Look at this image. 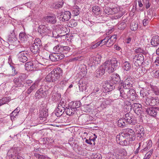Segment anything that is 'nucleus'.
<instances>
[{"instance_id":"obj_1","label":"nucleus","mask_w":159,"mask_h":159,"mask_svg":"<svg viewBox=\"0 0 159 159\" xmlns=\"http://www.w3.org/2000/svg\"><path fill=\"white\" fill-rule=\"evenodd\" d=\"M134 130L129 129L125 132H121L116 136V141L120 145L126 146L131 143L135 139Z\"/></svg>"},{"instance_id":"obj_2","label":"nucleus","mask_w":159,"mask_h":159,"mask_svg":"<svg viewBox=\"0 0 159 159\" xmlns=\"http://www.w3.org/2000/svg\"><path fill=\"white\" fill-rule=\"evenodd\" d=\"M102 65L105 70L108 73H111L116 70L118 66V61L116 59H114L112 60L107 61Z\"/></svg>"},{"instance_id":"obj_3","label":"nucleus","mask_w":159,"mask_h":159,"mask_svg":"<svg viewBox=\"0 0 159 159\" xmlns=\"http://www.w3.org/2000/svg\"><path fill=\"white\" fill-rule=\"evenodd\" d=\"M18 75V77L15 78L13 80L14 86L17 87H22L23 84H25L27 76L26 74L24 73H19Z\"/></svg>"},{"instance_id":"obj_4","label":"nucleus","mask_w":159,"mask_h":159,"mask_svg":"<svg viewBox=\"0 0 159 159\" xmlns=\"http://www.w3.org/2000/svg\"><path fill=\"white\" fill-rule=\"evenodd\" d=\"M127 154L125 150L122 149L120 151L119 154L115 153L113 154L111 152L108 153L107 156L108 159H122L124 157V156Z\"/></svg>"},{"instance_id":"obj_5","label":"nucleus","mask_w":159,"mask_h":159,"mask_svg":"<svg viewBox=\"0 0 159 159\" xmlns=\"http://www.w3.org/2000/svg\"><path fill=\"white\" fill-rule=\"evenodd\" d=\"M117 36L116 35L106 36L104 39L105 41H104V43L106 44L107 47H111L116 42L117 39Z\"/></svg>"},{"instance_id":"obj_6","label":"nucleus","mask_w":159,"mask_h":159,"mask_svg":"<svg viewBox=\"0 0 159 159\" xmlns=\"http://www.w3.org/2000/svg\"><path fill=\"white\" fill-rule=\"evenodd\" d=\"M38 31L41 35L44 34L45 35H48L49 36L51 34L52 31V30L50 27L42 25L39 26Z\"/></svg>"},{"instance_id":"obj_7","label":"nucleus","mask_w":159,"mask_h":159,"mask_svg":"<svg viewBox=\"0 0 159 159\" xmlns=\"http://www.w3.org/2000/svg\"><path fill=\"white\" fill-rule=\"evenodd\" d=\"M124 119L126 122L128 124L134 125L136 123L134 117L130 112L125 114Z\"/></svg>"},{"instance_id":"obj_8","label":"nucleus","mask_w":159,"mask_h":159,"mask_svg":"<svg viewBox=\"0 0 159 159\" xmlns=\"http://www.w3.org/2000/svg\"><path fill=\"white\" fill-rule=\"evenodd\" d=\"M144 57L142 54H138L134 57L133 61L135 65L137 66L141 65L143 62Z\"/></svg>"},{"instance_id":"obj_9","label":"nucleus","mask_w":159,"mask_h":159,"mask_svg":"<svg viewBox=\"0 0 159 159\" xmlns=\"http://www.w3.org/2000/svg\"><path fill=\"white\" fill-rule=\"evenodd\" d=\"M28 56V52L26 51H21L17 54L19 61L23 62H25L27 61Z\"/></svg>"},{"instance_id":"obj_10","label":"nucleus","mask_w":159,"mask_h":159,"mask_svg":"<svg viewBox=\"0 0 159 159\" xmlns=\"http://www.w3.org/2000/svg\"><path fill=\"white\" fill-rule=\"evenodd\" d=\"M146 111L150 116L155 117L159 111V107H147L146 108Z\"/></svg>"},{"instance_id":"obj_11","label":"nucleus","mask_w":159,"mask_h":159,"mask_svg":"<svg viewBox=\"0 0 159 159\" xmlns=\"http://www.w3.org/2000/svg\"><path fill=\"white\" fill-rule=\"evenodd\" d=\"M60 78L57 75L56 76L50 72L46 76L45 80L48 82L57 83Z\"/></svg>"},{"instance_id":"obj_12","label":"nucleus","mask_w":159,"mask_h":159,"mask_svg":"<svg viewBox=\"0 0 159 159\" xmlns=\"http://www.w3.org/2000/svg\"><path fill=\"white\" fill-rule=\"evenodd\" d=\"M128 99L132 101H135L138 99V95L136 91L133 89H130L128 91Z\"/></svg>"},{"instance_id":"obj_13","label":"nucleus","mask_w":159,"mask_h":159,"mask_svg":"<svg viewBox=\"0 0 159 159\" xmlns=\"http://www.w3.org/2000/svg\"><path fill=\"white\" fill-rule=\"evenodd\" d=\"M65 57L63 54L60 55L59 53H54L49 56V59L53 61H56L62 59Z\"/></svg>"},{"instance_id":"obj_14","label":"nucleus","mask_w":159,"mask_h":159,"mask_svg":"<svg viewBox=\"0 0 159 159\" xmlns=\"http://www.w3.org/2000/svg\"><path fill=\"white\" fill-rule=\"evenodd\" d=\"M120 79L119 75L117 74H112L110 77V82L114 84H118L120 82Z\"/></svg>"},{"instance_id":"obj_15","label":"nucleus","mask_w":159,"mask_h":159,"mask_svg":"<svg viewBox=\"0 0 159 159\" xmlns=\"http://www.w3.org/2000/svg\"><path fill=\"white\" fill-rule=\"evenodd\" d=\"M70 12L69 11H66L64 12L63 14H62L60 16L59 19L61 21H67L70 19Z\"/></svg>"},{"instance_id":"obj_16","label":"nucleus","mask_w":159,"mask_h":159,"mask_svg":"<svg viewBox=\"0 0 159 159\" xmlns=\"http://www.w3.org/2000/svg\"><path fill=\"white\" fill-rule=\"evenodd\" d=\"M34 57L35 58L34 59L35 60V62H36V64L38 63L44 66L45 65V63L47 62L48 60L47 59L41 57L39 55H37L36 56H34Z\"/></svg>"},{"instance_id":"obj_17","label":"nucleus","mask_w":159,"mask_h":159,"mask_svg":"<svg viewBox=\"0 0 159 159\" xmlns=\"http://www.w3.org/2000/svg\"><path fill=\"white\" fill-rule=\"evenodd\" d=\"M64 105V106H62V108L59 107L58 105L55 111L56 115L57 117L60 116H61L63 113L65 112V109L68 107V106L66 104Z\"/></svg>"},{"instance_id":"obj_18","label":"nucleus","mask_w":159,"mask_h":159,"mask_svg":"<svg viewBox=\"0 0 159 159\" xmlns=\"http://www.w3.org/2000/svg\"><path fill=\"white\" fill-rule=\"evenodd\" d=\"M44 19L45 22L51 24H55L57 22L56 18L54 15L45 16Z\"/></svg>"},{"instance_id":"obj_19","label":"nucleus","mask_w":159,"mask_h":159,"mask_svg":"<svg viewBox=\"0 0 159 159\" xmlns=\"http://www.w3.org/2000/svg\"><path fill=\"white\" fill-rule=\"evenodd\" d=\"M48 115L47 109L45 107L43 108L42 109L40 110L39 118L40 120H45Z\"/></svg>"},{"instance_id":"obj_20","label":"nucleus","mask_w":159,"mask_h":159,"mask_svg":"<svg viewBox=\"0 0 159 159\" xmlns=\"http://www.w3.org/2000/svg\"><path fill=\"white\" fill-rule=\"evenodd\" d=\"M35 61L33 62L29 61L26 62L25 65V70L27 71H32L34 70V68L35 67V66H34V64H36Z\"/></svg>"},{"instance_id":"obj_21","label":"nucleus","mask_w":159,"mask_h":159,"mask_svg":"<svg viewBox=\"0 0 159 159\" xmlns=\"http://www.w3.org/2000/svg\"><path fill=\"white\" fill-rule=\"evenodd\" d=\"M105 71V69H104L102 65L96 71L95 75L97 77H100L104 74Z\"/></svg>"},{"instance_id":"obj_22","label":"nucleus","mask_w":159,"mask_h":159,"mask_svg":"<svg viewBox=\"0 0 159 159\" xmlns=\"http://www.w3.org/2000/svg\"><path fill=\"white\" fill-rule=\"evenodd\" d=\"M79 90L80 91H85L88 87L87 83L84 82L82 80H80L78 83Z\"/></svg>"},{"instance_id":"obj_23","label":"nucleus","mask_w":159,"mask_h":159,"mask_svg":"<svg viewBox=\"0 0 159 159\" xmlns=\"http://www.w3.org/2000/svg\"><path fill=\"white\" fill-rule=\"evenodd\" d=\"M136 132L138 135V137H141L143 135L144 133V129L142 126L140 125H136L135 127Z\"/></svg>"},{"instance_id":"obj_24","label":"nucleus","mask_w":159,"mask_h":159,"mask_svg":"<svg viewBox=\"0 0 159 159\" xmlns=\"http://www.w3.org/2000/svg\"><path fill=\"white\" fill-rule=\"evenodd\" d=\"M45 94V91L43 90V88L41 87L36 92L35 96L37 98L40 99L44 97Z\"/></svg>"},{"instance_id":"obj_25","label":"nucleus","mask_w":159,"mask_h":159,"mask_svg":"<svg viewBox=\"0 0 159 159\" xmlns=\"http://www.w3.org/2000/svg\"><path fill=\"white\" fill-rule=\"evenodd\" d=\"M17 150L15 148H11L8 151L7 155V158L9 159H12L13 156L17 154Z\"/></svg>"},{"instance_id":"obj_26","label":"nucleus","mask_w":159,"mask_h":159,"mask_svg":"<svg viewBox=\"0 0 159 159\" xmlns=\"http://www.w3.org/2000/svg\"><path fill=\"white\" fill-rule=\"evenodd\" d=\"M51 73L56 76L57 75L60 78L63 74V71L60 67H57L54 69Z\"/></svg>"},{"instance_id":"obj_27","label":"nucleus","mask_w":159,"mask_h":159,"mask_svg":"<svg viewBox=\"0 0 159 159\" xmlns=\"http://www.w3.org/2000/svg\"><path fill=\"white\" fill-rule=\"evenodd\" d=\"M123 88L125 89H129L132 87V82L129 79H127L125 81L123 84Z\"/></svg>"},{"instance_id":"obj_28","label":"nucleus","mask_w":159,"mask_h":159,"mask_svg":"<svg viewBox=\"0 0 159 159\" xmlns=\"http://www.w3.org/2000/svg\"><path fill=\"white\" fill-rule=\"evenodd\" d=\"M81 105V103L80 101H76L72 102L70 103V105L71 108H72V110L75 111L76 108L79 107Z\"/></svg>"},{"instance_id":"obj_29","label":"nucleus","mask_w":159,"mask_h":159,"mask_svg":"<svg viewBox=\"0 0 159 159\" xmlns=\"http://www.w3.org/2000/svg\"><path fill=\"white\" fill-rule=\"evenodd\" d=\"M70 49L68 46H61L59 54L60 55L63 54L65 56V55H66L69 52Z\"/></svg>"},{"instance_id":"obj_30","label":"nucleus","mask_w":159,"mask_h":159,"mask_svg":"<svg viewBox=\"0 0 159 159\" xmlns=\"http://www.w3.org/2000/svg\"><path fill=\"white\" fill-rule=\"evenodd\" d=\"M38 85V82L36 81L27 89L26 93L28 94L30 93L36 89Z\"/></svg>"},{"instance_id":"obj_31","label":"nucleus","mask_w":159,"mask_h":159,"mask_svg":"<svg viewBox=\"0 0 159 159\" xmlns=\"http://www.w3.org/2000/svg\"><path fill=\"white\" fill-rule=\"evenodd\" d=\"M151 44L154 47H156L159 44V37L157 35L153 36L151 40Z\"/></svg>"},{"instance_id":"obj_32","label":"nucleus","mask_w":159,"mask_h":159,"mask_svg":"<svg viewBox=\"0 0 159 159\" xmlns=\"http://www.w3.org/2000/svg\"><path fill=\"white\" fill-rule=\"evenodd\" d=\"M146 145L144 146L143 145V148L141 150L140 152H143L144 151L147 150L150 148L152 145V142L151 140H149L146 142Z\"/></svg>"},{"instance_id":"obj_33","label":"nucleus","mask_w":159,"mask_h":159,"mask_svg":"<svg viewBox=\"0 0 159 159\" xmlns=\"http://www.w3.org/2000/svg\"><path fill=\"white\" fill-rule=\"evenodd\" d=\"M122 67L125 70L128 71L130 69L131 64L129 61H125L123 63Z\"/></svg>"},{"instance_id":"obj_34","label":"nucleus","mask_w":159,"mask_h":159,"mask_svg":"<svg viewBox=\"0 0 159 159\" xmlns=\"http://www.w3.org/2000/svg\"><path fill=\"white\" fill-rule=\"evenodd\" d=\"M8 39L9 42H11L12 41L16 40V37L14 30H13L12 32H11L10 34L8 35Z\"/></svg>"},{"instance_id":"obj_35","label":"nucleus","mask_w":159,"mask_h":159,"mask_svg":"<svg viewBox=\"0 0 159 159\" xmlns=\"http://www.w3.org/2000/svg\"><path fill=\"white\" fill-rule=\"evenodd\" d=\"M64 3V2L62 0L55 3L53 4L52 8L56 9L61 8L63 7Z\"/></svg>"},{"instance_id":"obj_36","label":"nucleus","mask_w":159,"mask_h":159,"mask_svg":"<svg viewBox=\"0 0 159 159\" xmlns=\"http://www.w3.org/2000/svg\"><path fill=\"white\" fill-rule=\"evenodd\" d=\"M39 47L37 46L36 45H33L31 46L30 48V50L31 52L34 54H36L39 50Z\"/></svg>"},{"instance_id":"obj_37","label":"nucleus","mask_w":159,"mask_h":159,"mask_svg":"<svg viewBox=\"0 0 159 159\" xmlns=\"http://www.w3.org/2000/svg\"><path fill=\"white\" fill-rule=\"evenodd\" d=\"M124 105L125 108L128 110V111H130L132 109V106L130 102L128 101H125L124 102Z\"/></svg>"},{"instance_id":"obj_38","label":"nucleus","mask_w":159,"mask_h":159,"mask_svg":"<svg viewBox=\"0 0 159 159\" xmlns=\"http://www.w3.org/2000/svg\"><path fill=\"white\" fill-rule=\"evenodd\" d=\"M72 108H71L70 105L68 106V107L65 109V111L67 115L69 116H71L74 113V111L72 110Z\"/></svg>"},{"instance_id":"obj_39","label":"nucleus","mask_w":159,"mask_h":159,"mask_svg":"<svg viewBox=\"0 0 159 159\" xmlns=\"http://www.w3.org/2000/svg\"><path fill=\"white\" fill-rule=\"evenodd\" d=\"M61 97L60 94L57 93H53L52 94V98L53 101H57L60 99Z\"/></svg>"},{"instance_id":"obj_40","label":"nucleus","mask_w":159,"mask_h":159,"mask_svg":"<svg viewBox=\"0 0 159 159\" xmlns=\"http://www.w3.org/2000/svg\"><path fill=\"white\" fill-rule=\"evenodd\" d=\"M114 84L111 85L110 84H106V85H104V88L106 89L107 92H109L115 89V86H114Z\"/></svg>"},{"instance_id":"obj_41","label":"nucleus","mask_w":159,"mask_h":159,"mask_svg":"<svg viewBox=\"0 0 159 159\" xmlns=\"http://www.w3.org/2000/svg\"><path fill=\"white\" fill-rule=\"evenodd\" d=\"M125 120L124 119H119L117 122L118 126L120 127H124L125 126L126 124L125 123Z\"/></svg>"},{"instance_id":"obj_42","label":"nucleus","mask_w":159,"mask_h":159,"mask_svg":"<svg viewBox=\"0 0 159 159\" xmlns=\"http://www.w3.org/2000/svg\"><path fill=\"white\" fill-rule=\"evenodd\" d=\"M34 156L36 158L38 159H51V158L47 156L43 155H40L39 154L36 153L34 154Z\"/></svg>"},{"instance_id":"obj_43","label":"nucleus","mask_w":159,"mask_h":159,"mask_svg":"<svg viewBox=\"0 0 159 159\" xmlns=\"http://www.w3.org/2000/svg\"><path fill=\"white\" fill-rule=\"evenodd\" d=\"M80 9L77 6L74 7L72 10V13L74 14V16H77L80 13Z\"/></svg>"},{"instance_id":"obj_44","label":"nucleus","mask_w":159,"mask_h":159,"mask_svg":"<svg viewBox=\"0 0 159 159\" xmlns=\"http://www.w3.org/2000/svg\"><path fill=\"white\" fill-rule=\"evenodd\" d=\"M153 66H151L150 67V69L152 70V72L153 76L156 78H159V68L156 71H154L153 70Z\"/></svg>"},{"instance_id":"obj_45","label":"nucleus","mask_w":159,"mask_h":159,"mask_svg":"<svg viewBox=\"0 0 159 159\" xmlns=\"http://www.w3.org/2000/svg\"><path fill=\"white\" fill-rule=\"evenodd\" d=\"M100 8L98 6H95L92 8V11L96 15H98L100 13Z\"/></svg>"},{"instance_id":"obj_46","label":"nucleus","mask_w":159,"mask_h":159,"mask_svg":"<svg viewBox=\"0 0 159 159\" xmlns=\"http://www.w3.org/2000/svg\"><path fill=\"white\" fill-rule=\"evenodd\" d=\"M120 94V96L122 98L124 99H128V91L126 93H125L124 90L123 91L121 90Z\"/></svg>"},{"instance_id":"obj_47","label":"nucleus","mask_w":159,"mask_h":159,"mask_svg":"<svg viewBox=\"0 0 159 159\" xmlns=\"http://www.w3.org/2000/svg\"><path fill=\"white\" fill-rule=\"evenodd\" d=\"M80 73L83 75V76L85 75L87 73V69L85 65L81 67L80 70Z\"/></svg>"},{"instance_id":"obj_48","label":"nucleus","mask_w":159,"mask_h":159,"mask_svg":"<svg viewBox=\"0 0 159 159\" xmlns=\"http://www.w3.org/2000/svg\"><path fill=\"white\" fill-rule=\"evenodd\" d=\"M138 27V24L137 23L135 22H133L131 23L130 28L131 30L132 31L136 30Z\"/></svg>"},{"instance_id":"obj_49","label":"nucleus","mask_w":159,"mask_h":159,"mask_svg":"<svg viewBox=\"0 0 159 159\" xmlns=\"http://www.w3.org/2000/svg\"><path fill=\"white\" fill-rule=\"evenodd\" d=\"M159 103V100L156 97H152V102L151 106H154Z\"/></svg>"},{"instance_id":"obj_50","label":"nucleus","mask_w":159,"mask_h":159,"mask_svg":"<svg viewBox=\"0 0 159 159\" xmlns=\"http://www.w3.org/2000/svg\"><path fill=\"white\" fill-rule=\"evenodd\" d=\"M113 101L110 98L105 99L103 101L102 104L104 105H110L112 102Z\"/></svg>"},{"instance_id":"obj_51","label":"nucleus","mask_w":159,"mask_h":159,"mask_svg":"<svg viewBox=\"0 0 159 159\" xmlns=\"http://www.w3.org/2000/svg\"><path fill=\"white\" fill-rule=\"evenodd\" d=\"M19 111V109H18L17 108L15 109L11 114L10 116L11 118L12 119L13 118L14 119L15 116L17 115Z\"/></svg>"},{"instance_id":"obj_52","label":"nucleus","mask_w":159,"mask_h":159,"mask_svg":"<svg viewBox=\"0 0 159 159\" xmlns=\"http://www.w3.org/2000/svg\"><path fill=\"white\" fill-rule=\"evenodd\" d=\"M33 45H36V46L40 47L41 46V41L39 38H37L34 40Z\"/></svg>"},{"instance_id":"obj_53","label":"nucleus","mask_w":159,"mask_h":159,"mask_svg":"<svg viewBox=\"0 0 159 159\" xmlns=\"http://www.w3.org/2000/svg\"><path fill=\"white\" fill-rule=\"evenodd\" d=\"M104 12L108 15L112 14V9L109 7H106L104 10Z\"/></svg>"},{"instance_id":"obj_54","label":"nucleus","mask_w":159,"mask_h":159,"mask_svg":"<svg viewBox=\"0 0 159 159\" xmlns=\"http://www.w3.org/2000/svg\"><path fill=\"white\" fill-rule=\"evenodd\" d=\"M68 82V80L64 78L60 82L59 84L62 87H64L66 85Z\"/></svg>"},{"instance_id":"obj_55","label":"nucleus","mask_w":159,"mask_h":159,"mask_svg":"<svg viewBox=\"0 0 159 159\" xmlns=\"http://www.w3.org/2000/svg\"><path fill=\"white\" fill-rule=\"evenodd\" d=\"M26 37L25 34L24 33L20 32L19 34V37L21 40H25Z\"/></svg>"},{"instance_id":"obj_56","label":"nucleus","mask_w":159,"mask_h":159,"mask_svg":"<svg viewBox=\"0 0 159 159\" xmlns=\"http://www.w3.org/2000/svg\"><path fill=\"white\" fill-rule=\"evenodd\" d=\"M77 24L76 21L74 20H70L69 24V26L71 27H75Z\"/></svg>"},{"instance_id":"obj_57","label":"nucleus","mask_w":159,"mask_h":159,"mask_svg":"<svg viewBox=\"0 0 159 159\" xmlns=\"http://www.w3.org/2000/svg\"><path fill=\"white\" fill-rule=\"evenodd\" d=\"M152 97L150 96L149 97H147L145 101V103L148 105L151 106L152 102Z\"/></svg>"},{"instance_id":"obj_58","label":"nucleus","mask_w":159,"mask_h":159,"mask_svg":"<svg viewBox=\"0 0 159 159\" xmlns=\"http://www.w3.org/2000/svg\"><path fill=\"white\" fill-rule=\"evenodd\" d=\"M134 111L135 113L138 116L141 115L143 112L142 107L136 109H135Z\"/></svg>"},{"instance_id":"obj_59","label":"nucleus","mask_w":159,"mask_h":159,"mask_svg":"<svg viewBox=\"0 0 159 159\" xmlns=\"http://www.w3.org/2000/svg\"><path fill=\"white\" fill-rule=\"evenodd\" d=\"M61 45H57L53 48V50L56 52H59L60 53V48H61Z\"/></svg>"},{"instance_id":"obj_60","label":"nucleus","mask_w":159,"mask_h":159,"mask_svg":"<svg viewBox=\"0 0 159 159\" xmlns=\"http://www.w3.org/2000/svg\"><path fill=\"white\" fill-rule=\"evenodd\" d=\"M112 14L118 13L120 12V9L119 7H115L112 9Z\"/></svg>"},{"instance_id":"obj_61","label":"nucleus","mask_w":159,"mask_h":159,"mask_svg":"<svg viewBox=\"0 0 159 159\" xmlns=\"http://www.w3.org/2000/svg\"><path fill=\"white\" fill-rule=\"evenodd\" d=\"M142 107V105L138 103H134L133 104L132 106V107L133 108L134 110L135 111V109H138Z\"/></svg>"},{"instance_id":"obj_62","label":"nucleus","mask_w":159,"mask_h":159,"mask_svg":"<svg viewBox=\"0 0 159 159\" xmlns=\"http://www.w3.org/2000/svg\"><path fill=\"white\" fill-rule=\"evenodd\" d=\"M146 89L144 88H142V89L140 90V95L141 97L144 98L145 97H146L145 94Z\"/></svg>"},{"instance_id":"obj_63","label":"nucleus","mask_w":159,"mask_h":159,"mask_svg":"<svg viewBox=\"0 0 159 159\" xmlns=\"http://www.w3.org/2000/svg\"><path fill=\"white\" fill-rule=\"evenodd\" d=\"M152 89L156 95H159V88L155 87L152 88Z\"/></svg>"},{"instance_id":"obj_64","label":"nucleus","mask_w":159,"mask_h":159,"mask_svg":"<svg viewBox=\"0 0 159 159\" xmlns=\"http://www.w3.org/2000/svg\"><path fill=\"white\" fill-rule=\"evenodd\" d=\"M92 156L94 159H102L101 155L99 154H93Z\"/></svg>"}]
</instances>
